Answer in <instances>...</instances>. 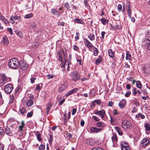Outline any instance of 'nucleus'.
Instances as JSON below:
<instances>
[{
	"label": "nucleus",
	"mask_w": 150,
	"mask_h": 150,
	"mask_svg": "<svg viewBox=\"0 0 150 150\" xmlns=\"http://www.w3.org/2000/svg\"><path fill=\"white\" fill-rule=\"evenodd\" d=\"M19 64V62L18 60L15 58L11 59L8 63L9 67L13 69H16L18 67Z\"/></svg>",
	"instance_id": "nucleus-1"
},
{
	"label": "nucleus",
	"mask_w": 150,
	"mask_h": 150,
	"mask_svg": "<svg viewBox=\"0 0 150 150\" xmlns=\"http://www.w3.org/2000/svg\"><path fill=\"white\" fill-rule=\"evenodd\" d=\"M94 113L100 116L102 119H103L105 115V112L104 110L102 109L98 111V110H95L94 111Z\"/></svg>",
	"instance_id": "nucleus-2"
},
{
	"label": "nucleus",
	"mask_w": 150,
	"mask_h": 150,
	"mask_svg": "<svg viewBox=\"0 0 150 150\" xmlns=\"http://www.w3.org/2000/svg\"><path fill=\"white\" fill-rule=\"evenodd\" d=\"M71 76L72 79L75 81H77L80 77L79 73L77 71L72 72Z\"/></svg>",
	"instance_id": "nucleus-3"
},
{
	"label": "nucleus",
	"mask_w": 150,
	"mask_h": 150,
	"mask_svg": "<svg viewBox=\"0 0 150 150\" xmlns=\"http://www.w3.org/2000/svg\"><path fill=\"white\" fill-rule=\"evenodd\" d=\"M131 125V123L127 120H124L122 122V127L125 129L129 128Z\"/></svg>",
	"instance_id": "nucleus-4"
},
{
	"label": "nucleus",
	"mask_w": 150,
	"mask_h": 150,
	"mask_svg": "<svg viewBox=\"0 0 150 150\" xmlns=\"http://www.w3.org/2000/svg\"><path fill=\"white\" fill-rule=\"evenodd\" d=\"M13 89V86L10 84L6 85L4 88V91L5 92L8 94L11 93Z\"/></svg>",
	"instance_id": "nucleus-5"
},
{
	"label": "nucleus",
	"mask_w": 150,
	"mask_h": 150,
	"mask_svg": "<svg viewBox=\"0 0 150 150\" xmlns=\"http://www.w3.org/2000/svg\"><path fill=\"white\" fill-rule=\"evenodd\" d=\"M19 65L21 69L23 70L27 69L28 67V64L24 61H22L19 63Z\"/></svg>",
	"instance_id": "nucleus-6"
},
{
	"label": "nucleus",
	"mask_w": 150,
	"mask_h": 150,
	"mask_svg": "<svg viewBox=\"0 0 150 150\" xmlns=\"http://www.w3.org/2000/svg\"><path fill=\"white\" fill-rule=\"evenodd\" d=\"M102 130V128H98L94 127H91L90 129V132L92 133H97L101 132Z\"/></svg>",
	"instance_id": "nucleus-7"
},
{
	"label": "nucleus",
	"mask_w": 150,
	"mask_h": 150,
	"mask_svg": "<svg viewBox=\"0 0 150 150\" xmlns=\"http://www.w3.org/2000/svg\"><path fill=\"white\" fill-rule=\"evenodd\" d=\"M83 40L85 45L88 48L90 49L91 47H93V46L87 39L85 38L83 39Z\"/></svg>",
	"instance_id": "nucleus-8"
},
{
	"label": "nucleus",
	"mask_w": 150,
	"mask_h": 150,
	"mask_svg": "<svg viewBox=\"0 0 150 150\" xmlns=\"http://www.w3.org/2000/svg\"><path fill=\"white\" fill-rule=\"evenodd\" d=\"M126 104V101L125 99L122 100L119 103L118 105L121 108H123Z\"/></svg>",
	"instance_id": "nucleus-9"
},
{
	"label": "nucleus",
	"mask_w": 150,
	"mask_h": 150,
	"mask_svg": "<svg viewBox=\"0 0 150 150\" xmlns=\"http://www.w3.org/2000/svg\"><path fill=\"white\" fill-rule=\"evenodd\" d=\"M0 20L5 24V25L9 23V22L6 18L1 14L0 13Z\"/></svg>",
	"instance_id": "nucleus-10"
},
{
	"label": "nucleus",
	"mask_w": 150,
	"mask_h": 150,
	"mask_svg": "<svg viewBox=\"0 0 150 150\" xmlns=\"http://www.w3.org/2000/svg\"><path fill=\"white\" fill-rule=\"evenodd\" d=\"M2 42L4 45H7L9 43V41L8 40L7 36L4 35L3 36V39L2 40Z\"/></svg>",
	"instance_id": "nucleus-11"
},
{
	"label": "nucleus",
	"mask_w": 150,
	"mask_h": 150,
	"mask_svg": "<svg viewBox=\"0 0 150 150\" xmlns=\"http://www.w3.org/2000/svg\"><path fill=\"white\" fill-rule=\"evenodd\" d=\"M53 105V103L51 102H50L47 104L46 105V109H47V113L48 114L49 113V111Z\"/></svg>",
	"instance_id": "nucleus-12"
},
{
	"label": "nucleus",
	"mask_w": 150,
	"mask_h": 150,
	"mask_svg": "<svg viewBox=\"0 0 150 150\" xmlns=\"http://www.w3.org/2000/svg\"><path fill=\"white\" fill-rule=\"evenodd\" d=\"M5 133L7 134L9 136H11L13 135L12 132L10 131V128L7 126L5 127Z\"/></svg>",
	"instance_id": "nucleus-13"
},
{
	"label": "nucleus",
	"mask_w": 150,
	"mask_h": 150,
	"mask_svg": "<svg viewBox=\"0 0 150 150\" xmlns=\"http://www.w3.org/2000/svg\"><path fill=\"white\" fill-rule=\"evenodd\" d=\"M6 78L4 75H2L1 76V80H0V86H2L5 83V79Z\"/></svg>",
	"instance_id": "nucleus-14"
},
{
	"label": "nucleus",
	"mask_w": 150,
	"mask_h": 150,
	"mask_svg": "<svg viewBox=\"0 0 150 150\" xmlns=\"http://www.w3.org/2000/svg\"><path fill=\"white\" fill-rule=\"evenodd\" d=\"M145 41L146 42V46L148 49L150 50V37L148 39H146Z\"/></svg>",
	"instance_id": "nucleus-15"
},
{
	"label": "nucleus",
	"mask_w": 150,
	"mask_h": 150,
	"mask_svg": "<svg viewBox=\"0 0 150 150\" xmlns=\"http://www.w3.org/2000/svg\"><path fill=\"white\" fill-rule=\"evenodd\" d=\"M127 13L129 18L131 17L132 11L130 7V5L129 4L127 6Z\"/></svg>",
	"instance_id": "nucleus-16"
},
{
	"label": "nucleus",
	"mask_w": 150,
	"mask_h": 150,
	"mask_svg": "<svg viewBox=\"0 0 150 150\" xmlns=\"http://www.w3.org/2000/svg\"><path fill=\"white\" fill-rule=\"evenodd\" d=\"M35 136L37 137V138L38 140L39 141H41L42 139L41 138V134L39 133L38 132H35Z\"/></svg>",
	"instance_id": "nucleus-17"
},
{
	"label": "nucleus",
	"mask_w": 150,
	"mask_h": 150,
	"mask_svg": "<svg viewBox=\"0 0 150 150\" xmlns=\"http://www.w3.org/2000/svg\"><path fill=\"white\" fill-rule=\"evenodd\" d=\"M132 58V56L130 54L129 51H127L126 52V59L127 60H130Z\"/></svg>",
	"instance_id": "nucleus-18"
},
{
	"label": "nucleus",
	"mask_w": 150,
	"mask_h": 150,
	"mask_svg": "<svg viewBox=\"0 0 150 150\" xmlns=\"http://www.w3.org/2000/svg\"><path fill=\"white\" fill-rule=\"evenodd\" d=\"M25 126V123H24V121H22L21 122V125H20L19 126L18 129L21 132L23 130V128H24Z\"/></svg>",
	"instance_id": "nucleus-19"
},
{
	"label": "nucleus",
	"mask_w": 150,
	"mask_h": 150,
	"mask_svg": "<svg viewBox=\"0 0 150 150\" xmlns=\"http://www.w3.org/2000/svg\"><path fill=\"white\" fill-rule=\"evenodd\" d=\"M105 126V125L103 122H97L96 124V126L98 127H102Z\"/></svg>",
	"instance_id": "nucleus-20"
},
{
	"label": "nucleus",
	"mask_w": 150,
	"mask_h": 150,
	"mask_svg": "<svg viewBox=\"0 0 150 150\" xmlns=\"http://www.w3.org/2000/svg\"><path fill=\"white\" fill-rule=\"evenodd\" d=\"M132 92L133 94L136 95L138 93L139 95L141 94V92L139 90H137V89L135 88H134L132 90Z\"/></svg>",
	"instance_id": "nucleus-21"
},
{
	"label": "nucleus",
	"mask_w": 150,
	"mask_h": 150,
	"mask_svg": "<svg viewBox=\"0 0 150 150\" xmlns=\"http://www.w3.org/2000/svg\"><path fill=\"white\" fill-rule=\"evenodd\" d=\"M108 53L109 55L112 58L113 57L114 55V52L112 51L111 49H109L108 50Z\"/></svg>",
	"instance_id": "nucleus-22"
},
{
	"label": "nucleus",
	"mask_w": 150,
	"mask_h": 150,
	"mask_svg": "<svg viewBox=\"0 0 150 150\" xmlns=\"http://www.w3.org/2000/svg\"><path fill=\"white\" fill-rule=\"evenodd\" d=\"M112 139L113 142H116L117 140V136L116 134H114L113 135L112 137Z\"/></svg>",
	"instance_id": "nucleus-23"
},
{
	"label": "nucleus",
	"mask_w": 150,
	"mask_h": 150,
	"mask_svg": "<svg viewBox=\"0 0 150 150\" xmlns=\"http://www.w3.org/2000/svg\"><path fill=\"white\" fill-rule=\"evenodd\" d=\"M100 21L102 24L104 25H105L106 24L108 23L109 21L108 20L106 19L103 18H101Z\"/></svg>",
	"instance_id": "nucleus-24"
},
{
	"label": "nucleus",
	"mask_w": 150,
	"mask_h": 150,
	"mask_svg": "<svg viewBox=\"0 0 150 150\" xmlns=\"http://www.w3.org/2000/svg\"><path fill=\"white\" fill-rule=\"evenodd\" d=\"M33 104V101L32 99H30L28 100L27 103V106L28 107L31 106Z\"/></svg>",
	"instance_id": "nucleus-25"
},
{
	"label": "nucleus",
	"mask_w": 150,
	"mask_h": 150,
	"mask_svg": "<svg viewBox=\"0 0 150 150\" xmlns=\"http://www.w3.org/2000/svg\"><path fill=\"white\" fill-rule=\"evenodd\" d=\"M19 111L20 113L22 114H23L25 111V108L23 107H20Z\"/></svg>",
	"instance_id": "nucleus-26"
},
{
	"label": "nucleus",
	"mask_w": 150,
	"mask_h": 150,
	"mask_svg": "<svg viewBox=\"0 0 150 150\" xmlns=\"http://www.w3.org/2000/svg\"><path fill=\"white\" fill-rule=\"evenodd\" d=\"M136 85L137 87L139 88H141L142 87V85L141 84L140 81H136Z\"/></svg>",
	"instance_id": "nucleus-27"
},
{
	"label": "nucleus",
	"mask_w": 150,
	"mask_h": 150,
	"mask_svg": "<svg viewBox=\"0 0 150 150\" xmlns=\"http://www.w3.org/2000/svg\"><path fill=\"white\" fill-rule=\"evenodd\" d=\"M67 87V86L65 84L62 85L59 88L60 91H62L64 90Z\"/></svg>",
	"instance_id": "nucleus-28"
},
{
	"label": "nucleus",
	"mask_w": 150,
	"mask_h": 150,
	"mask_svg": "<svg viewBox=\"0 0 150 150\" xmlns=\"http://www.w3.org/2000/svg\"><path fill=\"white\" fill-rule=\"evenodd\" d=\"M33 17V14L32 13H30L28 14H26L24 17V18L26 19L30 18Z\"/></svg>",
	"instance_id": "nucleus-29"
},
{
	"label": "nucleus",
	"mask_w": 150,
	"mask_h": 150,
	"mask_svg": "<svg viewBox=\"0 0 150 150\" xmlns=\"http://www.w3.org/2000/svg\"><path fill=\"white\" fill-rule=\"evenodd\" d=\"M88 38L91 41H93L95 39V36L93 34H90L88 36Z\"/></svg>",
	"instance_id": "nucleus-30"
},
{
	"label": "nucleus",
	"mask_w": 150,
	"mask_h": 150,
	"mask_svg": "<svg viewBox=\"0 0 150 150\" xmlns=\"http://www.w3.org/2000/svg\"><path fill=\"white\" fill-rule=\"evenodd\" d=\"M93 47V51H94V53H93V55L94 56H96L97 55V54L98 52V49L96 47Z\"/></svg>",
	"instance_id": "nucleus-31"
},
{
	"label": "nucleus",
	"mask_w": 150,
	"mask_h": 150,
	"mask_svg": "<svg viewBox=\"0 0 150 150\" xmlns=\"http://www.w3.org/2000/svg\"><path fill=\"white\" fill-rule=\"evenodd\" d=\"M145 129L147 131H150V125L148 123H146L145 125Z\"/></svg>",
	"instance_id": "nucleus-32"
},
{
	"label": "nucleus",
	"mask_w": 150,
	"mask_h": 150,
	"mask_svg": "<svg viewBox=\"0 0 150 150\" xmlns=\"http://www.w3.org/2000/svg\"><path fill=\"white\" fill-rule=\"evenodd\" d=\"M51 12L52 14L54 15H58L59 13V12H58L55 9H52Z\"/></svg>",
	"instance_id": "nucleus-33"
},
{
	"label": "nucleus",
	"mask_w": 150,
	"mask_h": 150,
	"mask_svg": "<svg viewBox=\"0 0 150 150\" xmlns=\"http://www.w3.org/2000/svg\"><path fill=\"white\" fill-rule=\"evenodd\" d=\"M14 16H10V21L11 22V23L13 24H14L15 21H14Z\"/></svg>",
	"instance_id": "nucleus-34"
},
{
	"label": "nucleus",
	"mask_w": 150,
	"mask_h": 150,
	"mask_svg": "<svg viewBox=\"0 0 150 150\" xmlns=\"http://www.w3.org/2000/svg\"><path fill=\"white\" fill-rule=\"evenodd\" d=\"M15 33L16 34H17L20 37H21L22 36V33L20 32L18 30H16L15 31Z\"/></svg>",
	"instance_id": "nucleus-35"
},
{
	"label": "nucleus",
	"mask_w": 150,
	"mask_h": 150,
	"mask_svg": "<svg viewBox=\"0 0 150 150\" xmlns=\"http://www.w3.org/2000/svg\"><path fill=\"white\" fill-rule=\"evenodd\" d=\"M75 21L79 23L82 24L83 23V21L81 19H75Z\"/></svg>",
	"instance_id": "nucleus-36"
},
{
	"label": "nucleus",
	"mask_w": 150,
	"mask_h": 150,
	"mask_svg": "<svg viewBox=\"0 0 150 150\" xmlns=\"http://www.w3.org/2000/svg\"><path fill=\"white\" fill-rule=\"evenodd\" d=\"M70 114L71 112H69L68 113V115L67 117L66 116V114H65L64 115V116L65 117V119H69L70 118Z\"/></svg>",
	"instance_id": "nucleus-37"
},
{
	"label": "nucleus",
	"mask_w": 150,
	"mask_h": 150,
	"mask_svg": "<svg viewBox=\"0 0 150 150\" xmlns=\"http://www.w3.org/2000/svg\"><path fill=\"white\" fill-rule=\"evenodd\" d=\"M101 57L99 56L98 58L96 60V64L97 65L99 64L101 62Z\"/></svg>",
	"instance_id": "nucleus-38"
},
{
	"label": "nucleus",
	"mask_w": 150,
	"mask_h": 150,
	"mask_svg": "<svg viewBox=\"0 0 150 150\" xmlns=\"http://www.w3.org/2000/svg\"><path fill=\"white\" fill-rule=\"evenodd\" d=\"M10 99L9 100V103H12L13 100L14 99V97L13 95H11L10 96Z\"/></svg>",
	"instance_id": "nucleus-39"
},
{
	"label": "nucleus",
	"mask_w": 150,
	"mask_h": 150,
	"mask_svg": "<svg viewBox=\"0 0 150 150\" xmlns=\"http://www.w3.org/2000/svg\"><path fill=\"white\" fill-rule=\"evenodd\" d=\"M92 117L96 121H98L100 120V119L97 116H92Z\"/></svg>",
	"instance_id": "nucleus-40"
},
{
	"label": "nucleus",
	"mask_w": 150,
	"mask_h": 150,
	"mask_svg": "<svg viewBox=\"0 0 150 150\" xmlns=\"http://www.w3.org/2000/svg\"><path fill=\"white\" fill-rule=\"evenodd\" d=\"M45 149V146L43 145H40L38 149L39 150H44Z\"/></svg>",
	"instance_id": "nucleus-41"
},
{
	"label": "nucleus",
	"mask_w": 150,
	"mask_h": 150,
	"mask_svg": "<svg viewBox=\"0 0 150 150\" xmlns=\"http://www.w3.org/2000/svg\"><path fill=\"white\" fill-rule=\"evenodd\" d=\"M122 150H130V147L129 146H122Z\"/></svg>",
	"instance_id": "nucleus-42"
},
{
	"label": "nucleus",
	"mask_w": 150,
	"mask_h": 150,
	"mask_svg": "<svg viewBox=\"0 0 150 150\" xmlns=\"http://www.w3.org/2000/svg\"><path fill=\"white\" fill-rule=\"evenodd\" d=\"M58 55L59 57L58 59L59 61L62 62L63 59L62 57V55L60 54L59 52H58Z\"/></svg>",
	"instance_id": "nucleus-43"
},
{
	"label": "nucleus",
	"mask_w": 150,
	"mask_h": 150,
	"mask_svg": "<svg viewBox=\"0 0 150 150\" xmlns=\"http://www.w3.org/2000/svg\"><path fill=\"white\" fill-rule=\"evenodd\" d=\"M73 49L76 51L79 52V47L77 46L76 45H74L73 46Z\"/></svg>",
	"instance_id": "nucleus-44"
},
{
	"label": "nucleus",
	"mask_w": 150,
	"mask_h": 150,
	"mask_svg": "<svg viewBox=\"0 0 150 150\" xmlns=\"http://www.w3.org/2000/svg\"><path fill=\"white\" fill-rule=\"evenodd\" d=\"M64 6L66 7L68 10L70 7L69 4L68 2H66L64 4Z\"/></svg>",
	"instance_id": "nucleus-45"
},
{
	"label": "nucleus",
	"mask_w": 150,
	"mask_h": 150,
	"mask_svg": "<svg viewBox=\"0 0 150 150\" xmlns=\"http://www.w3.org/2000/svg\"><path fill=\"white\" fill-rule=\"evenodd\" d=\"M33 115V112L31 111L30 112H28L27 115V117H31Z\"/></svg>",
	"instance_id": "nucleus-46"
},
{
	"label": "nucleus",
	"mask_w": 150,
	"mask_h": 150,
	"mask_svg": "<svg viewBox=\"0 0 150 150\" xmlns=\"http://www.w3.org/2000/svg\"><path fill=\"white\" fill-rule=\"evenodd\" d=\"M122 6L120 4H119L117 6V9L119 12L121 11L122 10Z\"/></svg>",
	"instance_id": "nucleus-47"
},
{
	"label": "nucleus",
	"mask_w": 150,
	"mask_h": 150,
	"mask_svg": "<svg viewBox=\"0 0 150 150\" xmlns=\"http://www.w3.org/2000/svg\"><path fill=\"white\" fill-rule=\"evenodd\" d=\"M48 79H51L53 78L54 77V76L50 74L47 75Z\"/></svg>",
	"instance_id": "nucleus-48"
},
{
	"label": "nucleus",
	"mask_w": 150,
	"mask_h": 150,
	"mask_svg": "<svg viewBox=\"0 0 150 150\" xmlns=\"http://www.w3.org/2000/svg\"><path fill=\"white\" fill-rule=\"evenodd\" d=\"M4 133V130L2 127H0V137H1Z\"/></svg>",
	"instance_id": "nucleus-49"
},
{
	"label": "nucleus",
	"mask_w": 150,
	"mask_h": 150,
	"mask_svg": "<svg viewBox=\"0 0 150 150\" xmlns=\"http://www.w3.org/2000/svg\"><path fill=\"white\" fill-rule=\"evenodd\" d=\"M148 140V139L147 138H144L142 139L141 142V143L142 144H143L147 142Z\"/></svg>",
	"instance_id": "nucleus-50"
},
{
	"label": "nucleus",
	"mask_w": 150,
	"mask_h": 150,
	"mask_svg": "<svg viewBox=\"0 0 150 150\" xmlns=\"http://www.w3.org/2000/svg\"><path fill=\"white\" fill-rule=\"evenodd\" d=\"M131 92L129 91H127L126 93L125 94V97H128L131 94Z\"/></svg>",
	"instance_id": "nucleus-51"
},
{
	"label": "nucleus",
	"mask_w": 150,
	"mask_h": 150,
	"mask_svg": "<svg viewBox=\"0 0 150 150\" xmlns=\"http://www.w3.org/2000/svg\"><path fill=\"white\" fill-rule=\"evenodd\" d=\"M94 101L95 102V103H96L98 104L99 105H100L101 103V101L99 99L95 100Z\"/></svg>",
	"instance_id": "nucleus-52"
},
{
	"label": "nucleus",
	"mask_w": 150,
	"mask_h": 150,
	"mask_svg": "<svg viewBox=\"0 0 150 150\" xmlns=\"http://www.w3.org/2000/svg\"><path fill=\"white\" fill-rule=\"evenodd\" d=\"M121 149H122V146H129V144H120Z\"/></svg>",
	"instance_id": "nucleus-53"
},
{
	"label": "nucleus",
	"mask_w": 150,
	"mask_h": 150,
	"mask_svg": "<svg viewBox=\"0 0 150 150\" xmlns=\"http://www.w3.org/2000/svg\"><path fill=\"white\" fill-rule=\"evenodd\" d=\"M73 93H72L71 91H69L68 92V93H67L65 95V96L67 97L68 96H69V95L72 94Z\"/></svg>",
	"instance_id": "nucleus-54"
},
{
	"label": "nucleus",
	"mask_w": 150,
	"mask_h": 150,
	"mask_svg": "<svg viewBox=\"0 0 150 150\" xmlns=\"http://www.w3.org/2000/svg\"><path fill=\"white\" fill-rule=\"evenodd\" d=\"M7 31L10 32V34L12 35L13 34L12 30L11 28H7Z\"/></svg>",
	"instance_id": "nucleus-55"
},
{
	"label": "nucleus",
	"mask_w": 150,
	"mask_h": 150,
	"mask_svg": "<svg viewBox=\"0 0 150 150\" xmlns=\"http://www.w3.org/2000/svg\"><path fill=\"white\" fill-rule=\"evenodd\" d=\"M65 100V99H63L62 100H60L59 103V105H62L64 102Z\"/></svg>",
	"instance_id": "nucleus-56"
},
{
	"label": "nucleus",
	"mask_w": 150,
	"mask_h": 150,
	"mask_svg": "<svg viewBox=\"0 0 150 150\" xmlns=\"http://www.w3.org/2000/svg\"><path fill=\"white\" fill-rule=\"evenodd\" d=\"M113 105V103L112 101H110L108 102V105L110 107H112Z\"/></svg>",
	"instance_id": "nucleus-57"
},
{
	"label": "nucleus",
	"mask_w": 150,
	"mask_h": 150,
	"mask_svg": "<svg viewBox=\"0 0 150 150\" xmlns=\"http://www.w3.org/2000/svg\"><path fill=\"white\" fill-rule=\"evenodd\" d=\"M118 113L117 112V110L116 109H114L113 112V114L114 115H116L118 114Z\"/></svg>",
	"instance_id": "nucleus-58"
},
{
	"label": "nucleus",
	"mask_w": 150,
	"mask_h": 150,
	"mask_svg": "<svg viewBox=\"0 0 150 150\" xmlns=\"http://www.w3.org/2000/svg\"><path fill=\"white\" fill-rule=\"evenodd\" d=\"M77 110L75 108H73L72 110V115H74L76 113V112Z\"/></svg>",
	"instance_id": "nucleus-59"
},
{
	"label": "nucleus",
	"mask_w": 150,
	"mask_h": 150,
	"mask_svg": "<svg viewBox=\"0 0 150 150\" xmlns=\"http://www.w3.org/2000/svg\"><path fill=\"white\" fill-rule=\"evenodd\" d=\"M79 89L77 88H74L72 90H71V91L72 93H73L76 92L78 91Z\"/></svg>",
	"instance_id": "nucleus-60"
},
{
	"label": "nucleus",
	"mask_w": 150,
	"mask_h": 150,
	"mask_svg": "<svg viewBox=\"0 0 150 150\" xmlns=\"http://www.w3.org/2000/svg\"><path fill=\"white\" fill-rule=\"evenodd\" d=\"M91 150H104L100 147L94 148L92 149Z\"/></svg>",
	"instance_id": "nucleus-61"
},
{
	"label": "nucleus",
	"mask_w": 150,
	"mask_h": 150,
	"mask_svg": "<svg viewBox=\"0 0 150 150\" xmlns=\"http://www.w3.org/2000/svg\"><path fill=\"white\" fill-rule=\"evenodd\" d=\"M95 106V103L94 101L92 102L91 105V107L94 108Z\"/></svg>",
	"instance_id": "nucleus-62"
},
{
	"label": "nucleus",
	"mask_w": 150,
	"mask_h": 150,
	"mask_svg": "<svg viewBox=\"0 0 150 150\" xmlns=\"http://www.w3.org/2000/svg\"><path fill=\"white\" fill-rule=\"evenodd\" d=\"M35 79H36V78L34 77L31 78H30L31 82L32 83H34L35 82Z\"/></svg>",
	"instance_id": "nucleus-63"
},
{
	"label": "nucleus",
	"mask_w": 150,
	"mask_h": 150,
	"mask_svg": "<svg viewBox=\"0 0 150 150\" xmlns=\"http://www.w3.org/2000/svg\"><path fill=\"white\" fill-rule=\"evenodd\" d=\"M41 87L38 84L37 85V87H36V89L37 90H39L41 89Z\"/></svg>",
	"instance_id": "nucleus-64"
}]
</instances>
